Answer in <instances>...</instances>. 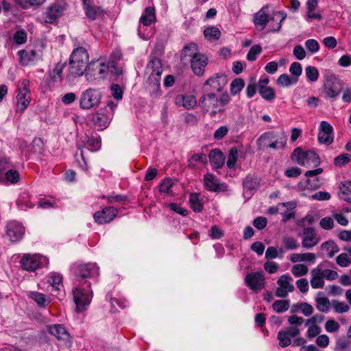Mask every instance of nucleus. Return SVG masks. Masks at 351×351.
Listing matches in <instances>:
<instances>
[{
    "instance_id": "64",
    "label": "nucleus",
    "mask_w": 351,
    "mask_h": 351,
    "mask_svg": "<svg viewBox=\"0 0 351 351\" xmlns=\"http://www.w3.org/2000/svg\"><path fill=\"white\" fill-rule=\"evenodd\" d=\"M289 72L293 78L298 80L299 76L302 74V68L300 63L298 62H294L292 63L289 68Z\"/></svg>"
},
{
    "instance_id": "26",
    "label": "nucleus",
    "mask_w": 351,
    "mask_h": 351,
    "mask_svg": "<svg viewBox=\"0 0 351 351\" xmlns=\"http://www.w3.org/2000/svg\"><path fill=\"white\" fill-rule=\"evenodd\" d=\"M199 105L207 112L210 109H217L219 107L218 98L213 93L204 94L199 98Z\"/></svg>"
},
{
    "instance_id": "53",
    "label": "nucleus",
    "mask_w": 351,
    "mask_h": 351,
    "mask_svg": "<svg viewBox=\"0 0 351 351\" xmlns=\"http://www.w3.org/2000/svg\"><path fill=\"white\" fill-rule=\"evenodd\" d=\"M272 307L278 313H284L289 309V302L288 300H276L273 303Z\"/></svg>"
},
{
    "instance_id": "50",
    "label": "nucleus",
    "mask_w": 351,
    "mask_h": 351,
    "mask_svg": "<svg viewBox=\"0 0 351 351\" xmlns=\"http://www.w3.org/2000/svg\"><path fill=\"white\" fill-rule=\"evenodd\" d=\"M243 185L244 189L252 191L257 188L258 182L254 176L248 175L245 178Z\"/></svg>"
},
{
    "instance_id": "43",
    "label": "nucleus",
    "mask_w": 351,
    "mask_h": 351,
    "mask_svg": "<svg viewBox=\"0 0 351 351\" xmlns=\"http://www.w3.org/2000/svg\"><path fill=\"white\" fill-rule=\"evenodd\" d=\"M298 82V79L290 77L287 74H281L277 79L276 83L282 87H288Z\"/></svg>"
},
{
    "instance_id": "54",
    "label": "nucleus",
    "mask_w": 351,
    "mask_h": 351,
    "mask_svg": "<svg viewBox=\"0 0 351 351\" xmlns=\"http://www.w3.org/2000/svg\"><path fill=\"white\" fill-rule=\"evenodd\" d=\"M86 145L89 147H86V149L92 152L97 151L101 147V139L99 137H88Z\"/></svg>"
},
{
    "instance_id": "56",
    "label": "nucleus",
    "mask_w": 351,
    "mask_h": 351,
    "mask_svg": "<svg viewBox=\"0 0 351 351\" xmlns=\"http://www.w3.org/2000/svg\"><path fill=\"white\" fill-rule=\"evenodd\" d=\"M281 206L283 207H285L287 206H291L290 210L282 213V221L283 222H287V221H289L290 219L295 217V212L293 210H292L295 206V204L294 203H291V202L282 203Z\"/></svg>"
},
{
    "instance_id": "35",
    "label": "nucleus",
    "mask_w": 351,
    "mask_h": 351,
    "mask_svg": "<svg viewBox=\"0 0 351 351\" xmlns=\"http://www.w3.org/2000/svg\"><path fill=\"white\" fill-rule=\"evenodd\" d=\"M316 256L314 253L305 252L302 254H292L290 256V261L292 263L306 261L310 263H315Z\"/></svg>"
},
{
    "instance_id": "23",
    "label": "nucleus",
    "mask_w": 351,
    "mask_h": 351,
    "mask_svg": "<svg viewBox=\"0 0 351 351\" xmlns=\"http://www.w3.org/2000/svg\"><path fill=\"white\" fill-rule=\"evenodd\" d=\"M88 61L69 58V73L74 77L82 76L85 71L88 73Z\"/></svg>"
},
{
    "instance_id": "44",
    "label": "nucleus",
    "mask_w": 351,
    "mask_h": 351,
    "mask_svg": "<svg viewBox=\"0 0 351 351\" xmlns=\"http://www.w3.org/2000/svg\"><path fill=\"white\" fill-rule=\"evenodd\" d=\"M197 162L206 163L207 158L206 154L202 153L193 154L188 160V166L191 169H195Z\"/></svg>"
},
{
    "instance_id": "59",
    "label": "nucleus",
    "mask_w": 351,
    "mask_h": 351,
    "mask_svg": "<svg viewBox=\"0 0 351 351\" xmlns=\"http://www.w3.org/2000/svg\"><path fill=\"white\" fill-rule=\"evenodd\" d=\"M350 341L346 337H341L337 340L334 350L346 351V349L350 346Z\"/></svg>"
},
{
    "instance_id": "57",
    "label": "nucleus",
    "mask_w": 351,
    "mask_h": 351,
    "mask_svg": "<svg viewBox=\"0 0 351 351\" xmlns=\"http://www.w3.org/2000/svg\"><path fill=\"white\" fill-rule=\"evenodd\" d=\"M65 67L64 63L58 62L53 71L51 73V77L53 82H57L58 80H61L62 74L64 68Z\"/></svg>"
},
{
    "instance_id": "40",
    "label": "nucleus",
    "mask_w": 351,
    "mask_h": 351,
    "mask_svg": "<svg viewBox=\"0 0 351 351\" xmlns=\"http://www.w3.org/2000/svg\"><path fill=\"white\" fill-rule=\"evenodd\" d=\"M204 35L208 41H215L219 39L221 32L218 27L211 26L204 30Z\"/></svg>"
},
{
    "instance_id": "49",
    "label": "nucleus",
    "mask_w": 351,
    "mask_h": 351,
    "mask_svg": "<svg viewBox=\"0 0 351 351\" xmlns=\"http://www.w3.org/2000/svg\"><path fill=\"white\" fill-rule=\"evenodd\" d=\"M258 90L261 96L267 101H272L276 97L274 89L270 86L261 87Z\"/></svg>"
},
{
    "instance_id": "1",
    "label": "nucleus",
    "mask_w": 351,
    "mask_h": 351,
    "mask_svg": "<svg viewBox=\"0 0 351 351\" xmlns=\"http://www.w3.org/2000/svg\"><path fill=\"white\" fill-rule=\"evenodd\" d=\"M73 300L76 304V309L80 312L90 303L93 292L90 289V283L84 280L81 286L73 290Z\"/></svg>"
},
{
    "instance_id": "41",
    "label": "nucleus",
    "mask_w": 351,
    "mask_h": 351,
    "mask_svg": "<svg viewBox=\"0 0 351 351\" xmlns=\"http://www.w3.org/2000/svg\"><path fill=\"white\" fill-rule=\"evenodd\" d=\"M175 184L174 180L171 178H165L158 185L159 191L160 193L165 195H171V189Z\"/></svg>"
},
{
    "instance_id": "48",
    "label": "nucleus",
    "mask_w": 351,
    "mask_h": 351,
    "mask_svg": "<svg viewBox=\"0 0 351 351\" xmlns=\"http://www.w3.org/2000/svg\"><path fill=\"white\" fill-rule=\"evenodd\" d=\"M315 301L318 311L322 313H327L329 311L330 303L326 297H317Z\"/></svg>"
},
{
    "instance_id": "17",
    "label": "nucleus",
    "mask_w": 351,
    "mask_h": 351,
    "mask_svg": "<svg viewBox=\"0 0 351 351\" xmlns=\"http://www.w3.org/2000/svg\"><path fill=\"white\" fill-rule=\"evenodd\" d=\"M292 278L289 275L284 274L281 276L277 281L278 287L276 291V295L280 298H285L289 292L294 290V287L290 283Z\"/></svg>"
},
{
    "instance_id": "51",
    "label": "nucleus",
    "mask_w": 351,
    "mask_h": 351,
    "mask_svg": "<svg viewBox=\"0 0 351 351\" xmlns=\"http://www.w3.org/2000/svg\"><path fill=\"white\" fill-rule=\"evenodd\" d=\"M245 82L241 78L234 79L230 84V92L232 95H235L239 94L244 87Z\"/></svg>"
},
{
    "instance_id": "55",
    "label": "nucleus",
    "mask_w": 351,
    "mask_h": 351,
    "mask_svg": "<svg viewBox=\"0 0 351 351\" xmlns=\"http://www.w3.org/2000/svg\"><path fill=\"white\" fill-rule=\"evenodd\" d=\"M308 271V267L304 264H296L291 268V273L295 277L304 276Z\"/></svg>"
},
{
    "instance_id": "63",
    "label": "nucleus",
    "mask_w": 351,
    "mask_h": 351,
    "mask_svg": "<svg viewBox=\"0 0 351 351\" xmlns=\"http://www.w3.org/2000/svg\"><path fill=\"white\" fill-rule=\"evenodd\" d=\"M278 339L279 340V345L282 348H285L291 343V338L285 330H280L278 332Z\"/></svg>"
},
{
    "instance_id": "24",
    "label": "nucleus",
    "mask_w": 351,
    "mask_h": 351,
    "mask_svg": "<svg viewBox=\"0 0 351 351\" xmlns=\"http://www.w3.org/2000/svg\"><path fill=\"white\" fill-rule=\"evenodd\" d=\"M88 61L69 58V73L74 77L82 76L85 71L88 73Z\"/></svg>"
},
{
    "instance_id": "2",
    "label": "nucleus",
    "mask_w": 351,
    "mask_h": 351,
    "mask_svg": "<svg viewBox=\"0 0 351 351\" xmlns=\"http://www.w3.org/2000/svg\"><path fill=\"white\" fill-rule=\"evenodd\" d=\"M291 158L300 166L306 167H317L320 164V158L315 151H304L300 147L294 149Z\"/></svg>"
},
{
    "instance_id": "18",
    "label": "nucleus",
    "mask_w": 351,
    "mask_h": 351,
    "mask_svg": "<svg viewBox=\"0 0 351 351\" xmlns=\"http://www.w3.org/2000/svg\"><path fill=\"white\" fill-rule=\"evenodd\" d=\"M65 10L63 5L60 3H53L49 6L44 13V19L47 23H53L57 19L60 17Z\"/></svg>"
},
{
    "instance_id": "32",
    "label": "nucleus",
    "mask_w": 351,
    "mask_h": 351,
    "mask_svg": "<svg viewBox=\"0 0 351 351\" xmlns=\"http://www.w3.org/2000/svg\"><path fill=\"white\" fill-rule=\"evenodd\" d=\"M27 296L33 300L40 308H46L50 303V300L47 299V296L43 293L30 291L28 293Z\"/></svg>"
},
{
    "instance_id": "39",
    "label": "nucleus",
    "mask_w": 351,
    "mask_h": 351,
    "mask_svg": "<svg viewBox=\"0 0 351 351\" xmlns=\"http://www.w3.org/2000/svg\"><path fill=\"white\" fill-rule=\"evenodd\" d=\"M341 191L340 198L351 203V180H346L339 186Z\"/></svg>"
},
{
    "instance_id": "19",
    "label": "nucleus",
    "mask_w": 351,
    "mask_h": 351,
    "mask_svg": "<svg viewBox=\"0 0 351 351\" xmlns=\"http://www.w3.org/2000/svg\"><path fill=\"white\" fill-rule=\"evenodd\" d=\"M48 332L56 337L60 341L64 342L66 345L71 344V336L64 326L62 324H53L47 326Z\"/></svg>"
},
{
    "instance_id": "46",
    "label": "nucleus",
    "mask_w": 351,
    "mask_h": 351,
    "mask_svg": "<svg viewBox=\"0 0 351 351\" xmlns=\"http://www.w3.org/2000/svg\"><path fill=\"white\" fill-rule=\"evenodd\" d=\"M239 152L237 147H232L228 156V160L226 162L228 169H234L235 167L236 162L238 160Z\"/></svg>"
},
{
    "instance_id": "30",
    "label": "nucleus",
    "mask_w": 351,
    "mask_h": 351,
    "mask_svg": "<svg viewBox=\"0 0 351 351\" xmlns=\"http://www.w3.org/2000/svg\"><path fill=\"white\" fill-rule=\"evenodd\" d=\"M323 172L322 168H317L314 170H309L306 171L305 176L306 180V187L308 189H315L320 186L319 180L316 176L321 174Z\"/></svg>"
},
{
    "instance_id": "14",
    "label": "nucleus",
    "mask_w": 351,
    "mask_h": 351,
    "mask_svg": "<svg viewBox=\"0 0 351 351\" xmlns=\"http://www.w3.org/2000/svg\"><path fill=\"white\" fill-rule=\"evenodd\" d=\"M330 263L328 261H324L321 263L318 266L313 269L311 271V285L313 289L322 288L324 286V277L322 275V267L328 266Z\"/></svg>"
},
{
    "instance_id": "22",
    "label": "nucleus",
    "mask_w": 351,
    "mask_h": 351,
    "mask_svg": "<svg viewBox=\"0 0 351 351\" xmlns=\"http://www.w3.org/2000/svg\"><path fill=\"white\" fill-rule=\"evenodd\" d=\"M287 18V14L284 11H275L269 16V32H279L282 27V21Z\"/></svg>"
},
{
    "instance_id": "15",
    "label": "nucleus",
    "mask_w": 351,
    "mask_h": 351,
    "mask_svg": "<svg viewBox=\"0 0 351 351\" xmlns=\"http://www.w3.org/2000/svg\"><path fill=\"white\" fill-rule=\"evenodd\" d=\"M191 67L193 72L197 76H202L204 73V69L208 64V58L203 53H198L190 59Z\"/></svg>"
},
{
    "instance_id": "21",
    "label": "nucleus",
    "mask_w": 351,
    "mask_h": 351,
    "mask_svg": "<svg viewBox=\"0 0 351 351\" xmlns=\"http://www.w3.org/2000/svg\"><path fill=\"white\" fill-rule=\"evenodd\" d=\"M17 54L19 62L23 66H27L40 58L38 51L34 49L27 48L19 50Z\"/></svg>"
},
{
    "instance_id": "6",
    "label": "nucleus",
    "mask_w": 351,
    "mask_h": 351,
    "mask_svg": "<svg viewBox=\"0 0 351 351\" xmlns=\"http://www.w3.org/2000/svg\"><path fill=\"white\" fill-rule=\"evenodd\" d=\"M29 82L27 80H23L21 82V88L19 89L16 95V112L22 113L29 106L30 103V93L29 90Z\"/></svg>"
},
{
    "instance_id": "5",
    "label": "nucleus",
    "mask_w": 351,
    "mask_h": 351,
    "mask_svg": "<svg viewBox=\"0 0 351 351\" xmlns=\"http://www.w3.org/2000/svg\"><path fill=\"white\" fill-rule=\"evenodd\" d=\"M87 120L98 130H103L106 128L111 120L110 114H108V110L106 108H100L99 110L90 113L87 116Z\"/></svg>"
},
{
    "instance_id": "29",
    "label": "nucleus",
    "mask_w": 351,
    "mask_h": 351,
    "mask_svg": "<svg viewBox=\"0 0 351 351\" xmlns=\"http://www.w3.org/2000/svg\"><path fill=\"white\" fill-rule=\"evenodd\" d=\"M208 158L210 165L215 170L221 169L224 165V155L223 152L218 149H213L210 150Z\"/></svg>"
},
{
    "instance_id": "58",
    "label": "nucleus",
    "mask_w": 351,
    "mask_h": 351,
    "mask_svg": "<svg viewBox=\"0 0 351 351\" xmlns=\"http://www.w3.org/2000/svg\"><path fill=\"white\" fill-rule=\"evenodd\" d=\"M282 243L285 249L287 250H295L299 247V243H298V241L293 237H284L282 239Z\"/></svg>"
},
{
    "instance_id": "28",
    "label": "nucleus",
    "mask_w": 351,
    "mask_h": 351,
    "mask_svg": "<svg viewBox=\"0 0 351 351\" xmlns=\"http://www.w3.org/2000/svg\"><path fill=\"white\" fill-rule=\"evenodd\" d=\"M174 102L176 106H182L186 110L193 109L197 105L196 98L192 95L178 94L175 97Z\"/></svg>"
},
{
    "instance_id": "13",
    "label": "nucleus",
    "mask_w": 351,
    "mask_h": 351,
    "mask_svg": "<svg viewBox=\"0 0 351 351\" xmlns=\"http://www.w3.org/2000/svg\"><path fill=\"white\" fill-rule=\"evenodd\" d=\"M107 64L108 63L100 60L92 61L88 64L86 75H91L94 77L104 78L109 73V67Z\"/></svg>"
},
{
    "instance_id": "34",
    "label": "nucleus",
    "mask_w": 351,
    "mask_h": 351,
    "mask_svg": "<svg viewBox=\"0 0 351 351\" xmlns=\"http://www.w3.org/2000/svg\"><path fill=\"white\" fill-rule=\"evenodd\" d=\"M62 276L56 272H51L47 276V283L51 286L53 290L60 291L62 285Z\"/></svg>"
},
{
    "instance_id": "61",
    "label": "nucleus",
    "mask_w": 351,
    "mask_h": 351,
    "mask_svg": "<svg viewBox=\"0 0 351 351\" xmlns=\"http://www.w3.org/2000/svg\"><path fill=\"white\" fill-rule=\"evenodd\" d=\"M306 75L308 80L311 82H316L319 77L318 69L312 66H308L305 69Z\"/></svg>"
},
{
    "instance_id": "25",
    "label": "nucleus",
    "mask_w": 351,
    "mask_h": 351,
    "mask_svg": "<svg viewBox=\"0 0 351 351\" xmlns=\"http://www.w3.org/2000/svg\"><path fill=\"white\" fill-rule=\"evenodd\" d=\"M319 241L317 238L315 230L311 227L305 228L303 230L302 245L304 248L310 249L315 246Z\"/></svg>"
},
{
    "instance_id": "45",
    "label": "nucleus",
    "mask_w": 351,
    "mask_h": 351,
    "mask_svg": "<svg viewBox=\"0 0 351 351\" xmlns=\"http://www.w3.org/2000/svg\"><path fill=\"white\" fill-rule=\"evenodd\" d=\"M71 59L88 61L89 56L86 49L84 47H77L75 49L70 56Z\"/></svg>"
},
{
    "instance_id": "36",
    "label": "nucleus",
    "mask_w": 351,
    "mask_h": 351,
    "mask_svg": "<svg viewBox=\"0 0 351 351\" xmlns=\"http://www.w3.org/2000/svg\"><path fill=\"white\" fill-rule=\"evenodd\" d=\"M320 248L322 252L326 253L329 258H332L334 255L339 252V249L337 244L332 240L324 242Z\"/></svg>"
},
{
    "instance_id": "11",
    "label": "nucleus",
    "mask_w": 351,
    "mask_h": 351,
    "mask_svg": "<svg viewBox=\"0 0 351 351\" xmlns=\"http://www.w3.org/2000/svg\"><path fill=\"white\" fill-rule=\"evenodd\" d=\"M72 271L80 280L89 278L92 274L97 271V268L93 263H74L71 267Z\"/></svg>"
},
{
    "instance_id": "31",
    "label": "nucleus",
    "mask_w": 351,
    "mask_h": 351,
    "mask_svg": "<svg viewBox=\"0 0 351 351\" xmlns=\"http://www.w3.org/2000/svg\"><path fill=\"white\" fill-rule=\"evenodd\" d=\"M273 138H275V132L273 131H268L262 134L256 140L258 149L269 148Z\"/></svg>"
},
{
    "instance_id": "60",
    "label": "nucleus",
    "mask_w": 351,
    "mask_h": 351,
    "mask_svg": "<svg viewBox=\"0 0 351 351\" xmlns=\"http://www.w3.org/2000/svg\"><path fill=\"white\" fill-rule=\"evenodd\" d=\"M27 35L25 30L19 29L17 30L13 36V40L17 45H23L27 42Z\"/></svg>"
},
{
    "instance_id": "38",
    "label": "nucleus",
    "mask_w": 351,
    "mask_h": 351,
    "mask_svg": "<svg viewBox=\"0 0 351 351\" xmlns=\"http://www.w3.org/2000/svg\"><path fill=\"white\" fill-rule=\"evenodd\" d=\"M147 68L152 69L151 76L160 77L162 73V64L160 60L154 57L149 62Z\"/></svg>"
},
{
    "instance_id": "4",
    "label": "nucleus",
    "mask_w": 351,
    "mask_h": 351,
    "mask_svg": "<svg viewBox=\"0 0 351 351\" xmlns=\"http://www.w3.org/2000/svg\"><path fill=\"white\" fill-rule=\"evenodd\" d=\"M102 94L97 88H90L83 91L79 99L80 108L90 110L97 106L101 99Z\"/></svg>"
},
{
    "instance_id": "16",
    "label": "nucleus",
    "mask_w": 351,
    "mask_h": 351,
    "mask_svg": "<svg viewBox=\"0 0 351 351\" xmlns=\"http://www.w3.org/2000/svg\"><path fill=\"white\" fill-rule=\"evenodd\" d=\"M333 129L332 125L327 121H322L320 123L318 141L320 143L327 145L333 142Z\"/></svg>"
},
{
    "instance_id": "10",
    "label": "nucleus",
    "mask_w": 351,
    "mask_h": 351,
    "mask_svg": "<svg viewBox=\"0 0 351 351\" xmlns=\"http://www.w3.org/2000/svg\"><path fill=\"white\" fill-rule=\"evenodd\" d=\"M6 236L12 242H18L23 237L25 227L17 221H10L5 226Z\"/></svg>"
},
{
    "instance_id": "42",
    "label": "nucleus",
    "mask_w": 351,
    "mask_h": 351,
    "mask_svg": "<svg viewBox=\"0 0 351 351\" xmlns=\"http://www.w3.org/2000/svg\"><path fill=\"white\" fill-rule=\"evenodd\" d=\"M199 196L197 193H192L189 196L190 207L195 213H200L204 208Z\"/></svg>"
},
{
    "instance_id": "33",
    "label": "nucleus",
    "mask_w": 351,
    "mask_h": 351,
    "mask_svg": "<svg viewBox=\"0 0 351 351\" xmlns=\"http://www.w3.org/2000/svg\"><path fill=\"white\" fill-rule=\"evenodd\" d=\"M156 19V13H155V9L154 7H147L141 18H140V22L143 24L145 26H149L152 23L155 22Z\"/></svg>"
},
{
    "instance_id": "3",
    "label": "nucleus",
    "mask_w": 351,
    "mask_h": 351,
    "mask_svg": "<svg viewBox=\"0 0 351 351\" xmlns=\"http://www.w3.org/2000/svg\"><path fill=\"white\" fill-rule=\"evenodd\" d=\"M342 90V82L335 74L327 73L324 75L322 92L326 98L335 99Z\"/></svg>"
},
{
    "instance_id": "27",
    "label": "nucleus",
    "mask_w": 351,
    "mask_h": 351,
    "mask_svg": "<svg viewBox=\"0 0 351 351\" xmlns=\"http://www.w3.org/2000/svg\"><path fill=\"white\" fill-rule=\"evenodd\" d=\"M266 8L267 6L263 7L254 15L253 23L258 31L263 30L269 22V15L265 12Z\"/></svg>"
},
{
    "instance_id": "20",
    "label": "nucleus",
    "mask_w": 351,
    "mask_h": 351,
    "mask_svg": "<svg viewBox=\"0 0 351 351\" xmlns=\"http://www.w3.org/2000/svg\"><path fill=\"white\" fill-rule=\"evenodd\" d=\"M204 184L205 189L211 192L225 191L227 186L225 183H220L219 180L210 173L204 176Z\"/></svg>"
},
{
    "instance_id": "52",
    "label": "nucleus",
    "mask_w": 351,
    "mask_h": 351,
    "mask_svg": "<svg viewBox=\"0 0 351 351\" xmlns=\"http://www.w3.org/2000/svg\"><path fill=\"white\" fill-rule=\"evenodd\" d=\"M351 161V154H342L334 159V165L337 167H342Z\"/></svg>"
},
{
    "instance_id": "62",
    "label": "nucleus",
    "mask_w": 351,
    "mask_h": 351,
    "mask_svg": "<svg viewBox=\"0 0 351 351\" xmlns=\"http://www.w3.org/2000/svg\"><path fill=\"white\" fill-rule=\"evenodd\" d=\"M262 52V48L259 45H255L252 47L247 54V59L249 61H254L257 56Z\"/></svg>"
},
{
    "instance_id": "7",
    "label": "nucleus",
    "mask_w": 351,
    "mask_h": 351,
    "mask_svg": "<svg viewBox=\"0 0 351 351\" xmlns=\"http://www.w3.org/2000/svg\"><path fill=\"white\" fill-rule=\"evenodd\" d=\"M245 285L255 293L260 292L265 285V278L264 272L258 271L250 272L245 276Z\"/></svg>"
},
{
    "instance_id": "8",
    "label": "nucleus",
    "mask_w": 351,
    "mask_h": 351,
    "mask_svg": "<svg viewBox=\"0 0 351 351\" xmlns=\"http://www.w3.org/2000/svg\"><path fill=\"white\" fill-rule=\"evenodd\" d=\"M227 83L228 77L224 73H215L205 82L204 88L206 91L220 92Z\"/></svg>"
},
{
    "instance_id": "12",
    "label": "nucleus",
    "mask_w": 351,
    "mask_h": 351,
    "mask_svg": "<svg viewBox=\"0 0 351 351\" xmlns=\"http://www.w3.org/2000/svg\"><path fill=\"white\" fill-rule=\"evenodd\" d=\"M42 257L38 254H25L20 260V264L23 269L34 271L41 267Z\"/></svg>"
},
{
    "instance_id": "37",
    "label": "nucleus",
    "mask_w": 351,
    "mask_h": 351,
    "mask_svg": "<svg viewBox=\"0 0 351 351\" xmlns=\"http://www.w3.org/2000/svg\"><path fill=\"white\" fill-rule=\"evenodd\" d=\"M197 52V46L195 43H190L189 45H185L180 54L181 61L186 60L187 57L192 58L193 56L198 54Z\"/></svg>"
},
{
    "instance_id": "47",
    "label": "nucleus",
    "mask_w": 351,
    "mask_h": 351,
    "mask_svg": "<svg viewBox=\"0 0 351 351\" xmlns=\"http://www.w3.org/2000/svg\"><path fill=\"white\" fill-rule=\"evenodd\" d=\"M286 143L287 138L283 134L277 135L275 133V138H273L272 143H271L269 148L274 149H283L285 147Z\"/></svg>"
},
{
    "instance_id": "9",
    "label": "nucleus",
    "mask_w": 351,
    "mask_h": 351,
    "mask_svg": "<svg viewBox=\"0 0 351 351\" xmlns=\"http://www.w3.org/2000/svg\"><path fill=\"white\" fill-rule=\"evenodd\" d=\"M118 212L119 210L114 206H106L101 210L95 212L93 219L99 225L109 223L116 218Z\"/></svg>"
}]
</instances>
